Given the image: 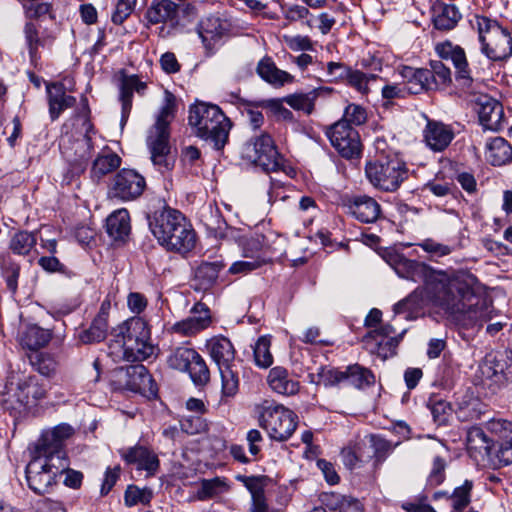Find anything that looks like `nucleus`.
Wrapping results in <instances>:
<instances>
[{"label": "nucleus", "instance_id": "nucleus-1", "mask_svg": "<svg viewBox=\"0 0 512 512\" xmlns=\"http://www.w3.org/2000/svg\"><path fill=\"white\" fill-rule=\"evenodd\" d=\"M394 269L402 278L423 280L432 303L463 326H482L492 318V302L479 291L474 275H448L405 257H398Z\"/></svg>", "mask_w": 512, "mask_h": 512}, {"label": "nucleus", "instance_id": "nucleus-2", "mask_svg": "<svg viewBox=\"0 0 512 512\" xmlns=\"http://www.w3.org/2000/svg\"><path fill=\"white\" fill-rule=\"evenodd\" d=\"M108 350L114 362H139L154 354L150 329L141 317H132L113 330Z\"/></svg>", "mask_w": 512, "mask_h": 512}, {"label": "nucleus", "instance_id": "nucleus-3", "mask_svg": "<svg viewBox=\"0 0 512 512\" xmlns=\"http://www.w3.org/2000/svg\"><path fill=\"white\" fill-rule=\"evenodd\" d=\"M83 113H78L77 120L82 122V137L74 139L72 135H64L60 140V150L68 167L64 174V181L69 184L75 177L86 170L89 159L94 150V140L97 134L94 125L89 119L90 110L87 99L83 98Z\"/></svg>", "mask_w": 512, "mask_h": 512}, {"label": "nucleus", "instance_id": "nucleus-4", "mask_svg": "<svg viewBox=\"0 0 512 512\" xmlns=\"http://www.w3.org/2000/svg\"><path fill=\"white\" fill-rule=\"evenodd\" d=\"M188 123L198 138L221 150L226 145L231 128L230 120L214 104L196 102L189 107Z\"/></svg>", "mask_w": 512, "mask_h": 512}, {"label": "nucleus", "instance_id": "nucleus-5", "mask_svg": "<svg viewBox=\"0 0 512 512\" xmlns=\"http://www.w3.org/2000/svg\"><path fill=\"white\" fill-rule=\"evenodd\" d=\"M491 430L499 436L496 443H492L481 428L470 429L467 434L468 449L488 456L500 466L512 464V422L502 419L493 421Z\"/></svg>", "mask_w": 512, "mask_h": 512}, {"label": "nucleus", "instance_id": "nucleus-6", "mask_svg": "<svg viewBox=\"0 0 512 512\" xmlns=\"http://www.w3.org/2000/svg\"><path fill=\"white\" fill-rule=\"evenodd\" d=\"M474 20L481 53L494 62L508 59L512 55V36L509 29L488 16L476 15Z\"/></svg>", "mask_w": 512, "mask_h": 512}, {"label": "nucleus", "instance_id": "nucleus-7", "mask_svg": "<svg viewBox=\"0 0 512 512\" xmlns=\"http://www.w3.org/2000/svg\"><path fill=\"white\" fill-rule=\"evenodd\" d=\"M210 356L217 364L222 383V397H234L239 389L238 372L235 370V349L232 342L223 336L208 341Z\"/></svg>", "mask_w": 512, "mask_h": 512}, {"label": "nucleus", "instance_id": "nucleus-8", "mask_svg": "<svg viewBox=\"0 0 512 512\" xmlns=\"http://www.w3.org/2000/svg\"><path fill=\"white\" fill-rule=\"evenodd\" d=\"M259 424L272 440L286 441L297 427V415L281 404L264 401L259 407Z\"/></svg>", "mask_w": 512, "mask_h": 512}, {"label": "nucleus", "instance_id": "nucleus-9", "mask_svg": "<svg viewBox=\"0 0 512 512\" xmlns=\"http://www.w3.org/2000/svg\"><path fill=\"white\" fill-rule=\"evenodd\" d=\"M365 172L370 183L385 192L396 191L408 176L405 164L398 158H382L369 162Z\"/></svg>", "mask_w": 512, "mask_h": 512}, {"label": "nucleus", "instance_id": "nucleus-10", "mask_svg": "<svg viewBox=\"0 0 512 512\" xmlns=\"http://www.w3.org/2000/svg\"><path fill=\"white\" fill-rule=\"evenodd\" d=\"M241 156L267 172L277 171L281 166L280 154L268 134L249 139L242 147Z\"/></svg>", "mask_w": 512, "mask_h": 512}, {"label": "nucleus", "instance_id": "nucleus-11", "mask_svg": "<svg viewBox=\"0 0 512 512\" xmlns=\"http://www.w3.org/2000/svg\"><path fill=\"white\" fill-rule=\"evenodd\" d=\"M283 242L284 239L274 233L255 234L243 242L242 255L246 259L263 260L265 265L274 257L282 255Z\"/></svg>", "mask_w": 512, "mask_h": 512}, {"label": "nucleus", "instance_id": "nucleus-12", "mask_svg": "<svg viewBox=\"0 0 512 512\" xmlns=\"http://www.w3.org/2000/svg\"><path fill=\"white\" fill-rule=\"evenodd\" d=\"M331 145L345 159H357L361 155L362 145L358 131L344 122H336L326 129Z\"/></svg>", "mask_w": 512, "mask_h": 512}, {"label": "nucleus", "instance_id": "nucleus-13", "mask_svg": "<svg viewBox=\"0 0 512 512\" xmlns=\"http://www.w3.org/2000/svg\"><path fill=\"white\" fill-rule=\"evenodd\" d=\"M146 187L145 178L133 169H122L114 177L109 194L112 198L130 201L140 197Z\"/></svg>", "mask_w": 512, "mask_h": 512}, {"label": "nucleus", "instance_id": "nucleus-14", "mask_svg": "<svg viewBox=\"0 0 512 512\" xmlns=\"http://www.w3.org/2000/svg\"><path fill=\"white\" fill-rule=\"evenodd\" d=\"M169 138L170 131L150 129L146 140L151 161L162 173L172 170L175 163V158L171 154Z\"/></svg>", "mask_w": 512, "mask_h": 512}, {"label": "nucleus", "instance_id": "nucleus-15", "mask_svg": "<svg viewBox=\"0 0 512 512\" xmlns=\"http://www.w3.org/2000/svg\"><path fill=\"white\" fill-rule=\"evenodd\" d=\"M437 55L444 60H450L455 68V78L464 87H470L473 78L466 57L465 50L453 44L451 41L437 43L435 46Z\"/></svg>", "mask_w": 512, "mask_h": 512}, {"label": "nucleus", "instance_id": "nucleus-16", "mask_svg": "<svg viewBox=\"0 0 512 512\" xmlns=\"http://www.w3.org/2000/svg\"><path fill=\"white\" fill-rule=\"evenodd\" d=\"M184 215L173 208L163 206L162 209L155 210L152 214L147 215L149 229L159 244L166 241V237L170 236L184 219Z\"/></svg>", "mask_w": 512, "mask_h": 512}, {"label": "nucleus", "instance_id": "nucleus-17", "mask_svg": "<svg viewBox=\"0 0 512 512\" xmlns=\"http://www.w3.org/2000/svg\"><path fill=\"white\" fill-rule=\"evenodd\" d=\"M25 472L29 488L36 494L48 493L57 484V478L46 468V463L34 456L28 463Z\"/></svg>", "mask_w": 512, "mask_h": 512}, {"label": "nucleus", "instance_id": "nucleus-18", "mask_svg": "<svg viewBox=\"0 0 512 512\" xmlns=\"http://www.w3.org/2000/svg\"><path fill=\"white\" fill-rule=\"evenodd\" d=\"M23 33L30 61L32 64L37 65L40 60L39 49H50L57 38V34L48 29H44L40 32L39 28L33 22H27L25 24Z\"/></svg>", "mask_w": 512, "mask_h": 512}, {"label": "nucleus", "instance_id": "nucleus-19", "mask_svg": "<svg viewBox=\"0 0 512 512\" xmlns=\"http://www.w3.org/2000/svg\"><path fill=\"white\" fill-rule=\"evenodd\" d=\"M479 122L485 130L497 131L501 127L504 116L502 105L487 95H481L477 100Z\"/></svg>", "mask_w": 512, "mask_h": 512}, {"label": "nucleus", "instance_id": "nucleus-20", "mask_svg": "<svg viewBox=\"0 0 512 512\" xmlns=\"http://www.w3.org/2000/svg\"><path fill=\"white\" fill-rule=\"evenodd\" d=\"M346 207L348 213L362 223H374L381 215L380 204L372 197L359 195L350 198Z\"/></svg>", "mask_w": 512, "mask_h": 512}, {"label": "nucleus", "instance_id": "nucleus-21", "mask_svg": "<svg viewBox=\"0 0 512 512\" xmlns=\"http://www.w3.org/2000/svg\"><path fill=\"white\" fill-rule=\"evenodd\" d=\"M165 240L160 245L164 246L167 250L187 253L196 244V234L192 225L184 217L181 223L176 226L174 232L167 236Z\"/></svg>", "mask_w": 512, "mask_h": 512}, {"label": "nucleus", "instance_id": "nucleus-22", "mask_svg": "<svg viewBox=\"0 0 512 512\" xmlns=\"http://www.w3.org/2000/svg\"><path fill=\"white\" fill-rule=\"evenodd\" d=\"M122 457L128 464H133L138 470H144L146 477L154 476L159 469L157 455L144 446H135L122 452Z\"/></svg>", "mask_w": 512, "mask_h": 512}, {"label": "nucleus", "instance_id": "nucleus-23", "mask_svg": "<svg viewBox=\"0 0 512 512\" xmlns=\"http://www.w3.org/2000/svg\"><path fill=\"white\" fill-rule=\"evenodd\" d=\"M33 456L46 463V468L57 478L69 467V459L64 448H55L37 444Z\"/></svg>", "mask_w": 512, "mask_h": 512}, {"label": "nucleus", "instance_id": "nucleus-24", "mask_svg": "<svg viewBox=\"0 0 512 512\" xmlns=\"http://www.w3.org/2000/svg\"><path fill=\"white\" fill-rule=\"evenodd\" d=\"M46 91L52 120H56L65 109L76 103V98L66 94L65 86L61 82L47 83Z\"/></svg>", "mask_w": 512, "mask_h": 512}, {"label": "nucleus", "instance_id": "nucleus-25", "mask_svg": "<svg viewBox=\"0 0 512 512\" xmlns=\"http://www.w3.org/2000/svg\"><path fill=\"white\" fill-rule=\"evenodd\" d=\"M120 373L125 378L124 386L133 392L145 394L152 390V377L145 366L141 364L128 366L126 369L121 368Z\"/></svg>", "mask_w": 512, "mask_h": 512}, {"label": "nucleus", "instance_id": "nucleus-26", "mask_svg": "<svg viewBox=\"0 0 512 512\" xmlns=\"http://www.w3.org/2000/svg\"><path fill=\"white\" fill-rule=\"evenodd\" d=\"M454 138L453 130L436 121H428L424 130V139L427 146L436 152L445 150Z\"/></svg>", "mask_w": 512, "mask_h": 512}, {"label": "nucleus", "instance_id": "nucleus-27", "mask_svg": "<svg viewBox=\"0 0 512 512\" xmlns=\"http://www.w3.org/2000/svg\"><path fill=\"white\" fill-rule=\"evenodd\" d=\"M47 390L36 376H27L17 383L15 396L21 406H29L46 397Z\"/></svg>", "mask_w": 512, "mask_h": 512}, {"label": "nucleus", "instance_id": "nucleus-28", "mask_svg": "<svg viewBox=\"0 0 512 512\" xmlns=\"http://www.w3.org/2000/svg\"><path fill=\"white\" fill-rule=\"evenodd\" d=\"M236 479L240 481L251 494V512H268V503L264 493L267 477L238 475Z\"/></svg>", "mask_w": 512, "mask_h": 512}, {"label": "nucleus", "instance_id": "nucleus-29", "mask_svg": "<svg viewBox=\"0 0 512 512\" xmlns=\"http://www.w3.org/2000/svg\"><path fill=\"white\" fill-rule=\"evenodd\" d=\"M461 19L462 14L455 5L439 3L432 8V23L436 30H453Z\"/></svg>", "mask_w": 512, "mask_h": 512}, {"label": "nucleus", "instance_id": "nucleus-30", "mask_svg": "<svg viewBox=\"0 0 512 512\" xmlns=\"http://www.w3.org/2000/svg\"><path fill=\"white\" fill-rule=\"evenodd\" d=\"M147 85L137 75H125L120 84V101L122 103V123L127 121L132 108L133 91L144 93Z\"/></svg>", "mask_w": 512, "mask_h": 512}, {"label": "nucleus", "instance_id": "nucleus-31", "mask_svg": "<svg viewBox=\"0 0 512 512\" xmlns=\"http://www.w3.org/2000/svg\"><path fill=\"white\" fill-rule=\"evenodd\" d=\"M401 76L405 80V90L409 94H420L432 90L430 87V73L427 68H413L405 66L401 70Z\"/></svg>", "mask_w": 512, "mask_h": 512}, {"label": "nucleus", "instance_id": "nucleus-32", "mask_svg": "<svg viewBox=\"0 0 512 512\" xmlns=\"http://www.w3.org/2000/svg\"><path fill=\"white\" fill-rule=\"evenodd\" d=\"M486 159L493 166H502L512 161V146L502 137L492 138L486 145Z\"/></svg>", "mask_w": 512, "mask_h": 512}, {"label": "nucleus", "instance_id": "nucleus-33", "mask_svg": "<svg viewBox=\"0 0 512 512\" xmlns=\"http://www.w3.org/2000/svg\"><path fill=\"white\" fill-rule=\"evenodd\" d=\"M267 381L273 391L282 395H293L299 390L298 382L290 379L288 371L283 367L272 368Z\"/></svg>", "mask_w": 512, "mask_h": 512}, {"label": "nucleus", "instance_id": "nucleus-34", "mask_svg": "<svg viewBox=\"0 0 512 512\" xmlns=\"http://www.w3.org/2000/svg\"><path fill=\"white\" fill-rule=\"evenodd\" d=\"M51 338V330L44 329L36 324H31L26 326L25 330L21 333L20 343L30 350H37L47 345Z\"/></svg>", "mask_w": 512, "mask_h": 512}, {"label": "nucleus", "instance_id": "nucleus-35", "mask_svg": "<svg viewBox=\"0 0 512 512\" xmlns=\"http://www.w3.org/2000/svg\"><path fill=\"white\" fill-rule=\"evenodd\" d=\"M121 165V158L110 150H103L93 161L91 178L99 181L103 176L113 172Z\"/></svg>", "mask_w": 512, "mask_h": 512}, {"label": "nucleus", "instance_id": "nucleus-36", "mask_svg": "<svg viewBox=\"0 0 512 512\" xmlns=\"http://www.w3.org/2000/svg\"><path fill=\"white\" fill-rule=\"evenodd\" d=\"M106 231L114 240H121L130 231V217L126 209L113 212L106 220Z\"/></svg>", "mask_w": 512, "mask_h": 512}, {"label": "nucleus", "instance_id": "nucleus-37", "mask_svg": "<svg viewBox=\"0 0 512 512\" xmlns=\"http://www.w3.org/2000/svg\"><path fill=\"white\" fill-rule=\"evenodd\" d=\"M257 73L264 81L272 85H283L292 79L289 73L278 69L270 57H264L259 61Z\"/></svg>", "mask_w": 512, "mask_h": 512}, {"label": "nucleus", "instance_id": "nucleus-38", "mask_svg": "<svg viewBox=\"0 0 512 512\" xmlns=\"http://www.w3.org/2000/svg\"><path fill=\"white\" fill-rule=\"evenodd\" d=\"M344 382L357 389H364L375 383V376L371 370L354 364L344 370Z\"/></svg>", "mask_w": 512, "mask_h": 512}, {"label": "nucleus", "instance_id": "nucleus-39", "mask_svg": "<svg viewBox=\"0 0 512 512\" xmlns=\"http://www.w3.org/2000/svg\"><path fill=\"white\" fill-rule=\"evenodd\" d=\"M330 510H337L339 512H363L362 503L355 498L343 496L336 493L325 494L321 499Z\"/></svg>", "mask_w": 512, "mask_h": 512}, {"label": "nucleus", "instance_id": "nucleus-40", "mask_svg": "<svg viewBox=\"0 0 512 512\" xmlns=\"http://www.w3.org/2000/svg\"><path fill=\"white\" fill-rule=\"evenodd\" d=\"M229 24L219 17L210 16L198 25V34L203 42L220 39L228 32Z\"/></svg>", "mask_w": 512, "mask_h": 512}, {"label": "nucleus", "instance_id": "nucleus-41", "mask_svg": "<svg viewBox=\"0 0 512 512\" xmlns=\"http://www.w3.org/2000/svg\"><path fill=\"white\" fill-rule=\"evenodd\" d=\"M176 13V4L171 0H161L153 3L146 12L147 20L152 24L160 22H170L173 26V20Z\"/></svg>", "mask_w": 512, "mask_h": 512}, {"label": "nucleus", "instance_id": "nucleus-42", "mask_svg": "<svg viewBox=\"0 0 512 512\" xmlns=\"http://www.w3.org/2000/svg\"><path fill=\"white\" fill-rule=\"evenodd\" d=\"M74 428L66 423H62L54 427L52 430L46 431L38 440L39 445L64 448V443L74 434Z\"/></svg>", "mask_w": 512, "mask_h": 512}, {"label": "nucleus", "instance_id": "nucleus-43", "mask_svg": "<svg viewBox=\"0 0 512 512\" xmlns=\"http://www.w3.org/2000/svg\"><path fill=\"white\" fill-rule=\"evenodd\" d=\"M229 490L225 478L214 477L212 479H201L195 498L199 501L212 499Z\"/></svg>", "mask_w": 512, "mask_h": 512}, {"label": "nucleus", "instance_id": "nucleus-44", "mask_svg": "<svg viewBox=\"0 0 512 512\" xmlns=\"http://www.w3.org/2000/svg\"><path fill=\"white\" fill-rule=\"evenodd\" d=\"M367 436L370 450L372 451V466L374 469H377L387 459L389 454L392 453L395 445L378 434H369Z\"/></svg>", "mask_w": 512, "mask_h": 512}, {"label": "nucleus", "instance_id": "nucleus-45", "mask_svg": "<svg viewBox=\"0 0 512 512\" xmlns=\"http://www.w3.org/2000/svg\"><path fill=\"white\" fill-rule=\"evenodd\" d=\"M430 68V87L432 90L445 89L452 83L451 70L441 61L432 60L429 63Z\"/></svg>", "mask_w": 512, "mask_h": 512}, {"label": "nucleus", "instance_id": "nucleus-46", "mask_svg": "<svg viewBox=\"0 0 512 512\" xmlns=\"http://www.w3.org/2000/svg\"><path fill=\"white\" fill-rule=\"evenodd\" d=\"M197 351L191 347L180 346L171 351L167 357V364L170 368L185 372L189 369L191 361L196 359Z\"/></svg>", "mask_w": 512, "mask_h": 512}, {"label": "nucleus", "instance_id": "nucleus-47", "mask_svg": "<svg viewBox=\"0 0 512 512\" xmlns=\"http://www.w3.org/2000/svg\"><path fill=\"white\" fill-rule=\"evenodd\" d=\"M34 370L45 377H52L57 370L58 361L53 354L47 352H35L29 356Z\"/></svg>", "mask_w": 512, "mask_h": 512}, {"label": "nucleus", "instance_id": "nucleus-48", "mask_svg": "<svg viewBox=\"0 0 512 512\" xmlns=\"http://www.w3.org/2000/svg\"><path fill=\"white\" fill-rule=\"evenodd\" d=\"M473 482L465 480L462 485L456 487L452 494L448 496V501L452 507L451 512H462L471 502V492Z\"/></svg>", "mask_w": 512, "mask_h": 512}, {"label": "nucleus", "instance_id": "nucleus-49", "mask_svg": "<svg viewBox=\"0 0 512 512\" xmlns=\"http://www.w3.org/2000/svg\"><path fill=\"white\" fill-rule=\"evenodd\" d=\"M108 321L101 317H95L90 327L79 334V339L84 344L101 342L106 338Z\"/></svg>", "mask_w": 512, "mask_h": 512}, {"label": "nucleus", "instance_id": "nucleus-50", "mask_svg": "<svg viewBox=\"0 0 512 512\" xmlns=\"http://www.w3.org/2000/svg\"><path fill=\"white\" fill-rule=\"evenodd\" d=\"M405 331L406 330H403L398 335V337H392L387 340L376 338V340H371L369 343H365V345L371 353L377 354L379 357L385 360L394 354L395 348L398 346Z\"/></svg>", "mask_w": 512, "mask_h": 512}, {"label": "nucleus", "instance_id": "nucleus-51", "mask_svg": "<svg viewBox=\"0 0 512 512\" xmlns=\"http://www.w3.org/2000/svg\"><path fill=\"white\" fill-rule=\"evenodd\" d=\"M175 97L172 93L166 91L164 104L160 109L155 124L150 129L169 131V125L175 116Z\"/></svg>", "mask_w": 512, "mask_h": 512}, {"label": "nucleus", "instance_id": "nucleus-52", "mask_svg": "<svg viewBox=\"0 0 512 512\" xmlns=\"http://www.w3.org/2000/svg\"><path fill=\"white\" fill-rule=\"evenodd\" d=\"M223 268L224 264L221 261L202 262L195 271V278L205 288L209 287L216 282Z\"/></svg>", "mask_w": 512, "mask_h": 512}, {"label": "nucleus", "instance_id": "nucleus-53", "mask_svg": "<svg viewBox=\"0 0 512 512\" xmlns=\"http://www.w3.org/2000/svg\"><path fill=\"white\" fill-rule=\"evenodd\" d=\"M0 268L2 275L6 280L8 289L15 293L18 288V277L20 273L19 265L13 261L9 254L0 255Z\"/></svg>", "mask_w": 512, "mask_h": 512}, {"label": "nucleus", "instance_id": "nucleus-54", "mask_svg": "<svg viewBox=\"0 0 512 512\" xmlns=\"http://www.w3.org/2000/svg\"><path fill=\"white\" fill-rule=\"evenodd\" d=\"M316 98L317 93L315 91H310L308 93H295L288 95L283 99V101L294 110L303 111L309 115L314 110Z\"/></svg>", "mask_w": 512, "mask_h": 512}, {"label": "nucleus", "instance_id": "nucleus-55", "mask_svg": "<svg viewBox=\"0 0 512 512\" xmlns=\"http://www.w3.org/2000/svg\"><path fill=\"white\" fill-rule=\"evenodd\" d=\"M36 243L37 239L34 232L19 231L11 238L9 247L16 254L27 255Z\"/></svg>", "mask_w": 512, "mask_h": 512}, {"label": "nucleus", "instance_id": "nucleus-56", "mask_svg": "<svg viewBox=\"0 0 512 512\" xmlns=\"http://www.w3.org/2000/svg\"><path fill=\"white\" fill-rule=\"evenodd\" d=\"M194 315L186 318L194 335L206 329L211 324L209 309L203 303H196L192 309Z\"/></svg>", "mask_w": 512, "mask_h": 512}, {"label": "nucleus", "instance_id": "nucleus-57", "mask_svg": "<svg viewBox=\"0 0 512 512\" xmlns=\"http://www.w3.org/2000/svg\"><path fill=\"white\" fill-rule=\"evenodd\" d=\"M195 358L191 361L189 369L185 372L189 373L191 380L196 386H204L210 380V372L204 359L198 352Z\"/></svg>", "mask_w": 512, "mask_h": 512}, {"label": "nucleus", "instance_id": "nucleus-58", "mask_svg": "<svg viewBox=\"0 0 512 512\" xmlns=\"http://www.w3.org/2000/svg\"><path fill=\"white\" fill-rule=\"evenodd\" d=\"M153 498V492L150 488H139L136 485H129L124 494V502L127 507H133L137 504L148 505Z\"/></svg>", "mask_w": 512, "mask_h": 512}, {"label": "nucleus", "instance_id": "nucleus-59", "mask_svg": "<svg viewBox=\"0 0 512 512\" xmlns=\"http://www.w3.org/2000/svg\"><path fill=\"white\" fill-rule=\"evenodd\" d=\"M427 406L438 425H445L451 415L452 408L449 402L438 397H431Z\"/></svg>", "mask_w": 512, "mask_h": 512}, {"label": "nucleus", "instance_id": "nucleus-60", "mask_svg": "<svg viewBox=\"0 0 512 512\" xmlns=\"http://www.w3.org/2000/svg\"><path fill=\"white\" fill-rule=\"evenodd\" d=\"M198 16L199 10L195 4H176V13L173 20V26H179L184 28L189 24L195 23L198 19Z\"/></svg>", "mask_w": 512, "mask_h": 512}, {"label": "nucleus", "instance_id": "nucleus-61", "mask_svg": "<svg viewBox=\"0 0 512 512\" xmlns=\"http://www.w3.org/2000/svg\"><path fill=\"white\" fill-rule=\"evenodd\" d=\"M368 118L366 109L355 103L348 104L344 109L343 116L337 122H344L345 126H360L363 125Z\"/></svg>", "mask_w": 512, "mask_h": 512}, {"label": "nucleus", "instance_id": "nucleus-62", "mask_svg": "<svg viewBox=\"0 0 512 512\" xmlns=\"http://www.w3.org/2000/svg\"><path fill=\"white\" fill-rule=\"evenodd\" d=\"M423 306V291L415 289L405 299L399 301L394 305V312L402 314L405 312H417Z\"/></svg>", "mask_w": 512, "mask_h": 512}, {"label": "nucleus", "instance_id": "nucleus-63", "mask_svg": "<svg viewBox=\"0 0 512 512\" xmlns=\"http://www.w3.org/2000/svg\"><path fill=\"white\" fill-rule=\"evenodd\" d=\"M254 360L258 367L268 368L273 363L270 352V340L266 336L258 339L254 346Z\"/></svg>", "mask_w": 512, "mask_h": 512}, {"label": "nucleus", "instance_id": "nucleus-64", "mask_svg": "<svg viewBox=\"0 0 512 512\" xmlns=\"http://www.w3.org/2000/svg\"><path fill=\"white\" fill-rule=\"evenodd\" d=\"M376 79L377 76L374 74H366L360 70L353 69H351L346 78L348 84L362 94H367L369 92V83Z\"/></svg>", "mask_w": 512, "mask_h": 512}]
</instances>
